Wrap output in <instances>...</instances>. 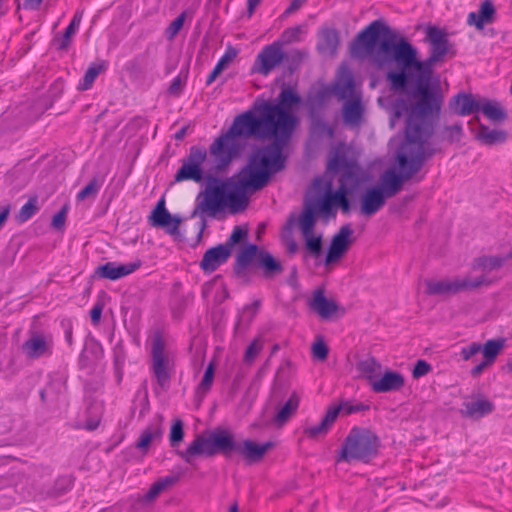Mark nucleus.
Instances as JSON below:
<instances>
[{"instance_id":"obj_1","label":"nucleus","mask_w":512,"mask_h":512,"mask_svg":"<svg viewBox=\"0 0 512 512\" xmlns=\"http://www.w3.org/2000/svg\"><path fill=\"white\" fill-rule=\"evenodd\" d=\"M426 39L430 43V55L424 61L418 59L417 49L404 38L383 40L371 60L378 70L385 72L392 91L406 92L409 83L412 84L409 99L397 101L396 116L406 115L407 126L432 136L443 99L430 87V82L434 66L450 53L451 45L447 34L433 26L426 29Z\"/></svg>"},{"instance_id":"obj_2","label":"nucleus","mask_w":512,"mask_h":512,"mask_svg":"<svg viewBox=\"0 0 512 512\" xmlns=\"http://www.w3.org/2000/svg\"><path fill=\"white\" fill-rule=\"evenodd\" d=\"M406 125L405 139L397 149L393 164L379 178V185L366 190L361 197L360 213L372 216L385 204L387 198L399 193L403 184L412 179L436 152L430 138Z\"/></svg>"},{"instance_id":"obj_3","label":"nucleus","mask_w":512,"mask_h":512,"mask_svg":"<svg viewBox=\"0 0 512 512\" xmlns=\"http://www.w3.org/2000/svg\"><path fill=\"white\" fill-rule=\"evenodd\" d=\"M257 131L252 137L257 139H273L272 143L257 149L249 159L246 167L240 173L241 185L249 191L262 189L269 181L272 174L281 171L285 166L283 149L288 144L292 134L283 136L278 131L271 133L264 126H257Z\"/></svg>"},{"instance_id":"obj_4","label":"nucleus","mask_w":512,"mask_h":512,"mask_svg":"<svg viewBox=\"0 0 512 512\" xmlns=\"http://www.w3.org/2000/svg\"><path fill=\"white\" fill-rule=\"evenodd\" d=\"M217 174L206 172L207 184L196 197V207L192 216L197 214L215 217L228 208L232 213L244 210L248 205L247 187L242 186L241 178L236 181L222 180L215 177Z\"/></svg>"},{"instance_id":"obj_5","label":"nucleus","mask_w":512,"mask_h":512,"mask_svg":"<svg viewBox=\"0 0 512 512\" xmlns=\"http://www.w3.org/2000/svg\"><path fill=\"white\" fill-rule=\"evenodd\" d=\"M257 124L254 113L246 111L235 117L229 130L214 140L209 147V158L206 161V172L219 174L226 170L232 160L245 147L244 139L256 133Z\"/></svg>"},{"instance_id":"obj_6","label":"nucleus","mask_w":512,"mask_h":512,"mask_svg":"<svg viewBox=\"0 0 512 512\" xmlns=\"http://www.w3.org/2000/svg\"><path fill=\"white\" fill-rule=\"evenodd\" d=\"M348 191L344 185L332 192L331 183L322 179H315L312 191L306 198L304 208L299 216L298 224L303 236L313 233L316 216L329 217L334 215V207H341L344 212L349 210V201L346 198Z\"/></svg>"},{"instance_id":"obj_7","label":"nucleus","mask_w":512,"mask_h":512,"mask_svg":"<svg viewBox=\"0 0 512 512\" xmlns=\"http://www.w3.org/2000/svg\"><path fill=\"white\" fill-rule=\"evenodd\" d=\"M301 103V97L292 87H284L278 95V102L264 101L255 106L254 122L267 128L271 133L279 132L283 136L293 134L298 118L292 109Z\"/></svg>"},{"instance_id":"obj_8","label":"nucleus","mask_w":512,"mask_h":512,"mask_svg":"<svg viewBox=\"0 0 512 512\" xmlns=\"http://www.w3.org/2000/svg\"><path fill=\"white\" fill-rule=\"evenodd\" d=\"M330 96L343 101V120L345 124L352 125V69L348 64H342L339 67L331 85L309 92L307 96L309 114L320 113Z\"/></svg>"},{"instance_id":"obj_9","label":"nucleus","mask_w":512,"mask_h":512,"mask_svg":"<svg viewBox=\"0 0 512 512\" xmlns=\"http://www.w3.org/2000/svg\"><path fill=\"white\" fill-rule=\"evenodd\" d=\"M239 442L235 441L233 436L221 431L212 433L209 437L198 435L193 442L184 451H177V454L188 464L192 465L196 457L214 456L222 453L225 457H231L234 452L238 451Z\"/></svg>"},{"instance_id":"obj_10","label":"nucleus","mask_w":512,"mask_h":512,"mask_svg":"<svg viewBox=\"0 0 512 512\" xmlns=\"http://www.w3.org/2000/svg\"><path fill=\"white\" fill-rule=\"evenodd\" d=\"M150 369L157 384L167 389L174 369V355L167 349L160 334L154 335L152 339Z\"/></svg>"},{"instance_id":"obj_11","label":"nucleus","mask_w":512,"mask_h":512,"mask_svg":"<svg viewBox=\"0 0 512 512\" xmlns=\"http://www.w3.org/2000/svg\"><path fill=\"white\" fill-rule=\"evenodd\" d=\"M426 293L428 295H453L463 291H471L482 286L491 285V281L484 276L472 278L469 275L463 277L447 278L442 280H426Z\"/></svg>"},{"instance_id":"obj_12","label":"nucleus","mask_w":512,"mask_h":512,"mask_svg":"<svg viewBox=\"0 0 512 512\" xmlns=\"http://www.w3.org/2000/svg\"><path fill=\"white\" fill-rule=\"evenodd\" d=\"M207 151L193 146L182 160V165L175 174V181H194L200 183L206 178Z\"/></svg>"},{"instance_id":"obj_13","label":"nucleus","mask_w":512,"mask_h":512,"mask_svg":"<svg viewBox=\"0 0 512 512\" xmlns=\"http://www.w3.org/2000/svg\"><path fill=\"white\" fill-rule=\"evenodd\" d=\"M379 439L369 429L354 428V460L369 462L378 454Z\"/></svg>"},{"instance_id":"obj_14","label":"nucleus","mask_w":512,"mask_h":512,"mask_svg":"<svg viewBox=\"0 0 512 512\" xmlns=\"http://www.w3.org/2000/svg\"><path fill=\"white\" fill-rule=\"evenodd\" d=\"M285 58L280 42L265 46L257 55L252 71L267 76L278 67Z\"/></svg>"},{"instance_id":"obj_15","label":"nucleus","mask_w":512,"mask_h":512,"mask_svg":"<svg viewBox=\"0 0 512 512\" xmlns=\"http://www.w3.org/2000/svg\"><path fill=\"white\" fill-rule=\"evenodd\" d=\"M340 412H343L345 415H350L352 413V404L345 402L339 406L329 408L318 424L305 427L303 433L310 439H318L325 436Z\"/></svg>"},{"instance_id":"obj_16","label":"nucleus","mask_w":512,"mask_h":512,"mask_svg":"<svg viewBox=\"0 0 512 512\" xmlns=\"http://www.w3.org/2000/svg\"><path fill=\"white\" fill-rule=\"evenodd\" d=\"M149 221L153 227L163 228L170 235H176L179 233L181 218L169 213L165 207V200L163 198L158 201L157 205L151 212Z\"/></svg>"},{"instance_id":"obj_17","label":"nucleus","mask_w":512,"mask_h":512,"mask_svg":"<svg viewBox=\"0 0 512 512\" xmlns=\"http://www.w3.org/2000/svg\"><path fill=\"white\" fill-rule=\"evenodd\" d=\"M388 28L385 26V24L380 20H375L371 22L364 30H362L358 36H357V44L362 45L369 51V62L372 66H374L376 69H378L371 60V56L374 51H376L381 43H379L378 46H376L377 40L380 36V33L382 31H386Z\"/></svg>"},{"instance_id":"obj_18","label":"nucleus","mask_w":512,"mask_h":512,"mask_svg":"<svg viewBox=\"0 0 512 512\" xmlns=\"http://www.w3.org/2000/svg\"><path fill=\"white\" fill-rule=\"evenodd\" d=\"M52 338L43 333L34 332L22 345L26 357L37 359L51 354Z\"/></svg>"},{"instance_id":"obj_19","label":"nucleus","mask_w":512,"mask_h":512,"mask_svg":"<svg viewBox=\"0 0 512 512\" xmlns=\"http://www.w3.org/2000/svg\"><path fill=\"white\" fill-rule=\"evenodd\" d=\"M350 147L345 144L337 145L332 151L327 168L329 171H339L344 169L343 178L346 180L352 177V161L348 157Z\"/></svg>"},{"instance_id":"obj_20","label":"nucleus","mask_w":512,"mask_h":512,"mask_svg":"<svg viewBox=\"0 0 512 512\" xmlns=\"http://www.w3.org/2000/svg\"><path fill=\"white\" fill-rule=\"evenodd\" d=\"M231 252L223 244L208 249L200 262V267L205 272H213L220 265L224 264L230 257Z\"/></svg>"},{"instance_id":"obj_21","label":"nucleus","mask_w":512,"mask_h":512,"mask_svg":"<svg viewBox=\"0 0 512 512\" xmlns=\"http://www.w3.org/2000/svg\"><path fill=\"white\" fill-rule=\"evenodd\" d=\"M405 384L404 377L395 371H386L381 378L371 381V388L376 393L400 390Z\"/></svg>"},{"instance_id":"obj_22","label":"nucleus","mask_w":512,"mask_h":512,"mask_svg":"<svg viewBox=\"0 0 512 512\" xmlns=\"http://www.w3.org/2000/svg\"><path fill=\"white\" fill-rule=\"evenodd\" d=\"M141 266L140 261L116 264L115 262H107L98 268V274L106 279L117 280L136 271Z\"/></svg>"},{"instance_id":"obj_23","label":"nucleus","mask_w":512,"mask_h":512,"mask_svg":"<svg viewBox=\"0 0 512 512\" xmlns=\"http://www.w3.org/2000/svg\"><path fill=\"white\" fill-rule=\"evenodd\" d=\"M163 435L162 417L159 416L151 422L141 433L136 447L144 452L148 450L150 445L159 442Z\"/></svg>"},{"instance_id":"obj_24","label":"nucleus","mask_w":512,"mask_h":512,"mask_svg":"<svg viewBox=\"0 0 512 512\" xmlns=\"http://www.w3.org/2000/svg\"><path fill=\"white\" fill-rule=\"evenodd\" d=\"M273 447L272 442L257 444L251 440L239 442L238 451L249 463H254L263 458L266 452Z\"/></svg>"},{"instance_id":"obj_25","label":"nucleus","mask_w":512,"mask_h":512,"mask_svg":"<svg viewBox=\"0 0 512 512\" xmlns=\"http://www.w3.org/2000/svg\"><path fill=\"white\" fill-rule=\"evenodd\" d=\"M350 234L348 227H343L340 232L335 235L330 244L327 256L325 258V264L330 265L339 260L344 252L347 250L348 242L347 238Z\"/></svg>"},{"instance_id":"obj_26","label":"nucleus","mask_w":512,"mask_h":512,"mask_svg":"<svg viewBox=\"0 0 512 512\" xmlns=\"http://www.w3.org/2000/svg\"><path fill=\"white\" fill-rule=\"evenodd\" d=\"M339 46V35L336 30L323 28L318 32L317 50L325 56H333Z\"/></svg>"},{"instance_id":"obj_27","label":"nucleus","mask_w":512,"mask_h":512,"mask_svg":"<svg viewBox=\"0 0 512 512\" xmlns=\"http://www.w3.org/2000/svg\"><path fill=\"white\" fill-rule=\"evenodd\" d=\"M463 407L462 414L474 419L488 415L494 410L493 403L486 398L467 401L463 404Z\"/></svg>"},{"instance_id":"obj_28","label":"nucleus","mask_w":512,"mask_h":512,"mask_svg":"<svg viewBox=\"0 0 512 512\" xmlns=\"http://www.w3.org/2000/svg\"><path fill=\"white\" fill-rule=\"evenodd\" d=\"M310 307L322 319H329L337 311V305L325 297L323 291L317 290L310 301Z\"/></svg>"},{"instance_id":"obj_29","label":"nucleus","mask_w":512,"mask_h":512,"mask_svg":"<svg viewBox=\"0 0 512 512\" xmlns=\"http://www.w3.org/2000/svg\"><path fill=\"white\" fill-rule=\"evenodd\" d=\"M508 259H511L508 257V253L506 255L482 256L474 260L472 268L481 270L483 272L481 276H484L488 280L486 273L501 268ZM489 281L491 280L489 279Z\"/></svg>"},{"instance_id":"obj_30","label":"nucleus","mask_w":512,"mask_h":512,"mask_svg":"<svg viewBox=\"0 0 512 512\" xmlns=\"http://www.w3.org/2000/svg\"><path fill=\"white\" fill-rule=\"evenodd\" d=\"M508 134L504 130L490 129L484 124L479 125V129L475 132V139L484 145H495L504 143Z\"/></svg>"},{"instance_id":"obj_31","label":"nucleus","mask_w":512,"mask_h":512,"mask_svg":"<svg viewBox=\"0 0 512 512\" xmlns=\"http://www.w3.org/2000/svg\"><path fill=\"white\" fill-rule=\"evenodd\" d=\"M495 9L493 4L486 0L484 1L478 12H471L468 15L467 22L469 25H474L477 29H482L485 24H489L493 21Z\"/></svg>"},{"instance_id":"obj_32","label":"nucleus","mask_w":512,"mask_h":512,"mask_svg":"<svg viewBox=\"0 0 512 512\" xmlns=\"http://www.w3.org/2000/svg\"><path fill=\"white\" fill-rule=\"evenodd\" d=\"M479 111H481L490 121L494 123H501L507 119V113L505 109L496 100H489L482 97Z\"/></svg>"},{"instance_id":"obj_33","label":"nucleus","mask_w":512,"mask_h":512,"mask_svg":"<svg viewBox=\"0 0 512 512\" xmlns=\"http://www.w3.org/2000/svg\"><path fill=\"white\" fill-rule=\"evenodd\" d=\"M456 112L459 115L466 116L479 112L482 97H474L470 94H458L454 98Z\"/></svg>"},{"instance_id":"obj_34","label":"nucleus","mask_w":512,"mask_h":512,"mask_svg":"<svg viewBox=\"0 0 512 512\" xmlns=\"http://www.w3.org/2000/svg\"><path fill=\"white\" fill-rule=\"evenodd\" d=\"M298 406L299 397L297 396L296 393H293L286 401V403L282 407H280V409L276 413L274 417V422L278 426L284 425L290 419V417L296 412Z\"/></svg>"},{"instance_id":"obj_35","label":"nucleus","mask_w":512,"mask_h":512,"mask_svg":"<svg viewBox=\"0 0 512 512\" xmlns=\"http://www.w3.org/2000/svg\"><path fill=\"white\" fill-rule=\"evenodd\" d=\"M237 50L231 46H229L223 56L219 59L218 63L209 74L206 80V84H212L215 79L230 65V63L236 58Z\"/></svg>"},{"instance_id":"obj_36","label":"nucleus","mask_w":512,"mask_h":512,"mask_svg":"<svg viewBox=\"0 0 512 512\" xmlns=\"http://www.w3.org/2000/svg\"><path fill=\"white\" fill-rule=\"evenodd\" d=\"M178 480L177 476L171 475L158 479L154 482L148 492L144 495L143 500L146 502L153 501L156 499L163 491L173 486Z\"/></svg>"},{"instance_id":"obj_37","label":"nucleus","mask_w":512,"mask_h":512,"mask_svg":"<svg viewBox=\"0 0 512 512\" xmlns=\"http://www.w3.org/2000/svg\"><path fill=\"white\" fill-rule=\"evenodd\" d=\"M258 265L263 268L266 277H272L283 271L282 265L270 253L261 250Z\"/></svg>"},{"instance_id":"obj_38","label":"nucleus","mask_w":512,"mask_h":512,"mask_svg":"<svg viewBox=\"0 0 512 512\" xmlns=\"http://www.w3.org/2000/svg\"><path fill=\"white\" fill-rule=\"evenodd\" d=\"M504 347L503 339H492L488 340L483 346L481 345V351L486 360L494 363L496 357Z\"/></svg>"},{"instance_id":"obj_39","label":"nucleus","mask_w":512,"mask_h":512,"mask_svg":"<svg viewBox=\"0 0 512 512\" xmlns=\"http://www.w3.org/2000/svg\"><path fill=\"white\" fill-rule=\"evenodd\" d=\"M260 251L255 244H249L239 252L237 256V264L241 267L248 266L253 259L258 262Z\"/></svg>"},{"instance_id":"obj_40","label":"nucleus","mask_w":512,"mask_h":512,"mask_svg":"<svg viewBox=\"0 0 512 512\" xmlns=\"http://www.w3.org/2000/svg\"><path fill=\"white\" fill-rule=\"evenodd\" d=\"M311 120V130L313 134L318 136L333 137V129L328 126L320 116V113L309 114Z\"/></svg>"},{"instance_id":"obj_41","label":"nucleus","mask_w":512,"mask_h":512,"mask_svg":"<svg viewBox=\"0 0 512 512\" xmlns=\"http://www.w3.org/2000/svg\"><path fill=\"white\" fill-rule=\"evenodd\" d=\"M264 346V339L262 336L256 337L246 348L243 356V361L246 364H252L257 356L260 354Z\"/></svg>"},{"instance_id":"obj_42","label":"nucleus","mask_w":512,"mask_h":512,"mask_svg":"<svg viewBox=\"0 0 512 512\" xmlns=\"http://www.w3.org/2000/svg\"><path fill=\"white\" fill-rule=\"evenodd\" d=\"M308 57V51L295 49L285 54L284 60L287 62L288 69L293 72L296 70Z\"/></svg>"},{"instance_id":"obj_43","label":"nucleus","mask_w":512,"mask_h":512,"mask_svg":"<svg viewBox=\"0 0 512 512\" xmlns=\"http://www.w3.org/2000/svg\"><path fill=\"white\" fill-rule=\"evenodd\" d=\"M101 185L102 183L97 178L91 179L89 183L78 192L76 196L77 200L83 201L86 199H95L101 188Z\"/></svg>"},{"instance_id":"obj_44","label":"nucleus","mask_w":512,"mask_h":512,"mask_svg":"<svg viewBox=\"0 0 512 512\" xmlns=\"http://www.w3.org/2000/svg\"><path fill=\"white\" fill-rule=\"evenodd\" d=\"M105 69L104 64H98V65H92L90 66L87 71L85 72V75L83 77V81L80 84L81 90H87L89 89L97 76Z\"/></svg>"},{"instance_id":"obj_45","label":"nucleus","mask_w":512,"mask_h":512,"mask_svg":"<svg viewBox=\"0 0 512 512\" xmlns=\"http://www.w3.org/2000/svg\"><path fill=\"white\" fill-rule=\"evenodd\" d=\"M380 368V364L374 359L369 358L358 363L357 369L361 376L367 378L370 382L373 379V373Z\"/></svg>"},{"instance_id":"obj_46","label":"nucleus","mask_w":512,"mask_h":512,"mask_svg":"<svg viewBox=\"0 0 512 512\" xmlns=\"http://www.w3.org/2000/svg\"><path fill=\"white\" fill-rule=\"evenodd\" d=\"M214 371H215V365L213 362H211L207 366L205 373L203 375V378L198 385V388H197L198 394L204 395L210 390L212 382H213V378H214Z\"/></svg>"},{"instance_id":"obj_47","label":"nucleus","mask_w":512,"mask_h":512,"mask_svg":"<svg viewBox=\"0 0 512 512\" xmlns=\"http://www.w3.org/2000/svg\"><path fill=\"white\" fill-rule=\"evenodd\" d=\"M37 209V200L35 198L29 199L18 212L17 221L20 223L26 222L36 213Z\"/></svg>"},{"instance_id":"obj_48","label":"nucleus","mask_w":512,"mask_h":512,"mask_svg":"<svg viewBox=\"0 0 512 512\" xmlns=\"http://www.w3.org/2000/svg\"><path fill=\"white\" fill-rule=\"evenodd\" d=\"M307 250L314 257H319L322 254V238L321 236H314L313 233L303 236Z\"/></svg>"},{"instance_id":"obj_49","label":"nucleus","mask_w":512,"mask_h":512,"mask_svg":"<svg viewBox=\"0 0 512 512\" xmlns=\"http://www.w3.org/2000/svg\"><path fill=\"white\" fill-rule=\"evenodd\" d=\"M184 437L183 422L179 419L173 422L170 430L169 440L172 447H177Z\"/></svg>"},{"instance_id":"obj_50","label":"nucleus","mask_w":512,"mask_h":512,"mask_svg":"<svg viewBox=\"0 0 512 512\" xmlns=\"http://www.w3.org/2000/svg\"><path fill=\"white\" fill-rule=\"evenodd\" d=\"M247 233H248L247 229H245L241 226H235L233 228V231H232L229 239L223 245L226 246L228 248V250H230V252H232V248L236 244L243 241L246 238Z\"/></svg>"},{"instance_id":"obj_51","label":"nucleus","mask_w":512,"mask_h":512,"mask_svg":"<svg viewBox=\"0 0 512 512\" xmlns=\"http://www.w3.org/2000/svg\"><path fill=\"white\" fill-rule=\"evenodd\" d=\"M302 29L300 26L290 27L283 31L281 38L278 42L281 43V47L284 44H290L300 40V34Z\"/></svg>"},{"instance_id":"obj_52","label":"nucleus","mask_w":512,"mask_h":512,"mask_svg":"<svg viewBox=\"0 0 512 512\" xmlns=\"http://www.w3.org/2000/svg\"><path fill=\"white\" fill-rule=\"evenodd\" d=\"M352 459V432L349 433L344 441V444L336 457V463H340L342 461L349 462Z\"/></svg>"},{"instance_id":"obj_53","label":"nucleus","mask_w":512,"mask_h":512,"mask_svg":"<svg viewBox=\"0 0 512 512\" xmlns=\"http://www.w3.org/2000/svg\"><path fill=\"white\" fill-rule=\"evenodd\" d=\"M328 352V347L321 338H318L317 341L312 345V354L313 357L317 360H326Z\"/></svg>"},{"instance_id":"obj_54","label":"nucleus","mask_w":512,"mask_h":512,"mask_svg":"<svg viewBox=\"0 0 512 512\" xmlns=\"http://www.w3.org/2000/svg\"><path fill=\"white\" fill-rule=\"evenodd\" d=\"M184 20L185 14L182 13L170 23V25L166 29V36L169 39H173L176 36V34L180 31L184 24Z\"/></svg>"},{"instance_id":"obj_55","label":"nucleus","mask_w":512,"mask_h":512,"mask_svg":"<svg viewBox=\"0 0 512 512\" xmlns=\"http://www.w3.org/2000/svg\"><path fill=\"white\" fill-rule=\"evenodd\" d=\"M68 213V205H64L59 212H57L51 222V226L57 230L63 229Z\"/></svg>"},{"instance_id":"obj_56","label":"nucleus","mask_w":512,"mask_h":512,"mask_svg":"<svg viewBox=\"0 0 512 512\" xmlns=\"http://www.w3.org/2000/svg\"><path fill=\"white\" fill-rule=\"evenodd\" d=\"M186 75L179 74L177 77H175L168 89L169 94L173 96H179L182 92L183 86L185 84Z\"/></svg>"},{"instance_id":"obj_57","label":"nucleus","mask_w":512,"mask_h":512,"mask_svg":"<svg viewBox=\"0 0 512 512\" xmlns=\"http://www.w3.org/2000/svg\"><path fill=\"white\" fill-rule=\"evenodd\" d=\"M445 138L450 142L459 141L462 136V127L460 124H454L445 128Z\"/></svg>"},{"instance_id":"obj_58","label":"nucleus","mask_w":512,"mask_h":512,"mask_svg":"<svg viewBox=\"0 0 512 512\" xmlns=\"http://www.w3.org/2000/svg\"><path fill=\"white\" fill-rule=\"evenodd\" d=\"M481 351V344L479 343H476V342H473L471 344H469L468 346L466 347H463L460 351V355L461 357L467 361L469 360L472 356L476 355L477 353H479Z\"/></svg>"},{"instance_id":"obj_59","label":"nucleus","mask_w":512,"mask_h":512,"mask_svg":"<svg viewBox=\"0 0 512 512\" xmlns=\"http://www.w3.org/2000/svg\"><path fill=\"white\" fill-rule=\"evenodd\" d=\"M431 370V366L424 360H418L412 371V375L415 379H418L426 375Z\"/></svg>"},{"instance_id":"obj_60","label":"nucleus","mask_w":512,"mask_h":512,"mask_svg":"<svg viewBox=\"0 0 512 512\" xmlns=\"http://www.w3.org/2000/svg\"><path fill=\"white\" fill-rule=\"evenodd\" d=\"M78 29L69 25L66 30H65V33L59 43V49H66L69 45H70V42H71V38L72 36L76 33Z\"/></svg>"},{"instance_id":"obj_61","label":"nucleus","mask_w":512,"mask_h":512,"mask_svg":"<svg viewBox=\"0 0 512 512\" xmlns=\"http://www.w3.org/2000/svg\"><path fill=\"white\" fill-rule=\"evenodd\" d=\"M361 98L354 92V126L358 124L361 117Z\"/></svg>"},{"instance_id":"obj_62","label":"nucleus","mask_w":512,"mask_h":512,"mask_svg":"<svg viewBox=\"0 0 512 512\" xmlns=\"http://www.w3.org/2000/svg\"><path fill=\"white\" fill-rule=\"evenodd\" d=\"M307 0H292L290 5L287 7V9L284 12V15H290L295 13L297 10H299Z\"/></svg>"},{"instance_id":"obj_63","label":"nucleus","mask_w":512,"mask_h":512,"mask_svg":"<svg viewBox=\"0 0 512 512\" xmlns=\"http://www.w3.org/2000/svg\"><path fill=\"white\" fill-rule=\"evenodd\" d=\"M493 363L486 360L484 358V360L479 363L478 365H476L472 370H471V375L473 377H478L479 375H481V373L487 368L489 367L490 365H492Z\"/></svg>"},{"instance_id":"obj_64","label":"nucleus","mask_w":512,"mask_h":512,"mask_svg":"<svg viewBox=\"0 0 512 512\" xmlns=\"http://www.w3.org/2000/svg\"><path fill=\"white\" fill-rule=\"evenodd\" d=\"M103 307L100 304H96L90 311L91 321L97 324L100 321Z\"/></svg>"}]
</instances>
